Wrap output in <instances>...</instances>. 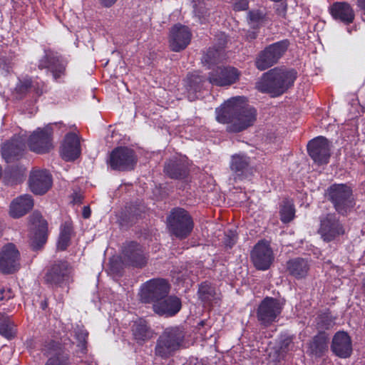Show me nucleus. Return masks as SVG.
I'll use <instances>...</instances> for the list:
<instances>
[{
    "mask_svg": "<svg viewBox=\"0 0 365 365\" xmlns=\"http://www.w3.org/2000/svg\"><path fill=\"white\" fill-rule=\"evenodd\" d=\"M250 159L246 155H235L232 158L230 168L236 176L242 178L248 172Z\"/></svg>",
    "mask_w": 365,
    "mask_h": 365,
    "instance_id": "31",
    "label": "nucleus"
},
{
    "mask_svg": "<svg viewBox=\"0 0 365 365\" xmlns=\"http://www.w3.org/2000/svg\"><path fill=\"white\" fill-rule=\"evenodd\" d=\"M67 61L62 56L49 51L46 52L45 56L40 60L38 68H48L52 73L53 78L58 81L61 77L65 76Z\"/></svg>",
    "mask_w": 365,
    "mask_h": 365,
    "instance_id": "12",
    "label": "nucleus"
},
{
    "mask_svg": "<svg viewBox=\"0 0 365 365\" xmlns=\"http://www.w3.org/2000/svg\"><path fill=\"white\" fill-rule=\"evenodd\" d=\"M198 294L202 301L209 303L215 299V292L210 284L205 282L200 286Z\"/></svg>",
    "mask_w": 365,
    "mask_h": 365,
    "instance_id": "37",
    "label": "nucleus"
},
{
    "mask_svg": "<svg viewBox=\"0 0 365 365\" xmlns=\"http://www.w3.org/2000/svg\"><path fill=\"white\" fill-rule=\"evenodd\" d=\"M192 34L189 28L181 24L175 25L170 30V47L175 52L185 49L190 42Z\"/></svg>",
    "mask_w": 365,
    "mask_h": 365,
    "instance_id": "19",
    "label": "nucleus"
},
{
    "mask_svg": "<svg viewBox=\"0 0 365 365\" xmlns=\"http://www.w3.org/2000/svg\"><path fill=\"white\" fill-rule=\"evenodd\" d=\"M319 233L325 242H331L344 234L342 225L335 215L329 214L322 218Z\"/></svg>",
    "mask_w": 365,
    "mask_h": 365,
    "instance_id": "14",
    "label": "nucleus"
},
{
    "mask_svg": "<svg viewBox=\"0 0 365 365\" xmlns=\"http://www.w3.org/2000/svg\"><path fill=\"white\" fill-rule=\"evenodd\" d=\"M68 264L66 262H59L52 265L46 274V281L57 287L66 286L70 280Z\"/></svg>",
    "mask_w": 365,
    "mask_h": 365,
    "instance_id": "20",
    "label": "nucleus"
},
{
    "mask_svg": "<svg viewBox=\"0 0 365 365\" xmlns=\"http://www.w3.org/2000/svg\"><path fill=\"white\" fill-rule=\"evenodd\" d=\"M16 330L14 322L8 316L0 315V334L10 339L14 337Z\"/></svg>",
    "mask_w": 365,
    "mask_h": 365,
    "instance_id": "34",
    "label": "nucleus"
},
{
    "mask_svg": "<svg viewBox=\"0 0 365 365\" xmlns=\"http://www.w3.org/2000/svg\"><path fill=\"white\" fill-rule=\"evenodd\" d=\"M289 45L287 40H282L266 47L256 58V67L260 71H264L272 66L284 54Z\"/></svg>",
    "mask_w": 365,
    "mask_h": 365,
    "instance_id": "7",
    "label": "nucleus"
},
{
    "mask_svg": "<svg viewBox=\"0 0 365 365\" xmlns=\"http://www.w3.org/2000/svg\"><path fill=\"white\" fill-rule=\"evenodd\" d=\"M20 254L14 244L9 243L0 250V271L11 274L19 268Z\"/></svg>",
    "mask_w": 365,
    "mask_h": 365,
    "instance_id": "13",
    "label": "nucleus"
},
{
    "mask_svg": "<svg viewBox=\"0 0 365 365\" xmlns=\"http://www.w3.org/2000/svg\"><path fill=\"white\" fill-rule=\"evenodd\" d=\"M240 75V71L234 67H217L209 73L208 81L214 86H227L235 83Z\"/></svg>",
    "mask_w": 365,
    "mask_h": 365,
    "instance_id": "16",
    "label": "nucleus"
},
{
    "mask_svg": "<svg viewBox=\"0 0 365 365\" xmlns=\"http://www.w3.org/2000/svg\"><path fill=\"white\" fill-rule=\"evenodd\" d=\"M26 148V138L21 135H14L10 140L4 143L1 147L2 157L9 163L20 155Z\"/></svg>",
    "mask_w": 365,
    "mask_h": 365,
    "instance_id": "22",
    "label": "nucleus"
},
{
    "mask_svg": "<svg viewBox=\"0 0 365 365\" xmlns=\"http://www.w3.org/2000/svg\"><path fill=\"white\" fill-rule=\"evenodd\" d=\"M123 261L133 267H141L146 264L141 247L136 242H130L123 250Z\"/></svg>",
    "mask_w": 365,
    "mask_h": 365,
    "instance_id": "26",
    "label": "nucleus"
},
{
    "mask_svg": "<svg viewBox=\"0 0 365 365\" xmlns=\"http://www.w3.org/2000/svg\"><path fill=\"white\" fill-rule=\"evenodd\" d=\"M332 351L339 357L347 358L352 352L351 341L347 333L338 331L333 337L331 346Z\"/></svg>",
    "mask_w": 365,
    "mask_h": 365,
    "instance_id": "25",
    "label": "nucleus"
},
{
    "mask_svg": "<svg viewBox=\"0 0 365 365\" xmlns=\"http://www.w3.org/2000/svg\"><path fill=\"white\" fill-rule=\"evenodd\" d=\"M1 297H0L1 300L4 299H9L14 297L13 292L11 289H2L1 291Z\"/></svg>",
    "mask_w": 365,
    "mask_h": 365,
    "instance_id": "45",
    "label": "nucleus"
},
{
    "mask_svg": "<svg viewBox=\"0 0 365 365\" xmlns=\"http://www.w3.org/2000/svg\"><path fill=\"white\" fill-rule=\"evenodd\" d=\"M248 9V0H236L233 4V9L237 11H245Z\"/></svg>",
    "mask_w": 365,
    "mask_h": 365,
    "instance_id": "44",
    "label": "nucleus"
},
{
    "mask_svg": "<svg viewBox=\"0 0 365 365\" xmlns=\"http://www.w3.org/2000/svg\"><path fill=\"white\" fill-rule=\"evenodd\" d=\"M30 222L31 245L34 250H38L46 241L47 222L37 211L31 215Z\"/></svg>",
    "mask_w": 365,
    "mask_h": 365,
    "instance_id": "11",
    "label": "nucleus"
},
{
    "mask_svg": "<svg viewBox=\"0 0 365 365\" xmlns=\"http://www.w3.org/2000/svg\"><path fill=\"white\" fill-rule=\"evenodd\" d=\"M222 54V47L219 48H210L206 53L203 55L202 62L210 68V66L215 65L221 61Z\"/></svg>",
    "mask_w": 365,
    "mask_h": 365,
    "instance_id": "36",
    "label": "nucleus"
},
{
    "mask_svg": "<svg viewBox=\"0 0 365 365\" xmlns=\"http://www.w3.org/2000/svg\"><path fill=\"white\" fill-rule=\"evenodd\" d=\"M16 91L20 95H24L32 91H35L38 96L43 93V88H40L38 83L37 82H33L29 78H24L19 81V83L16 85Z\"/></svg>",
    "mask_w": 365,
    "mask_h": 365,
    "instance_id": "33",
    "label": "nucleus"
},
{
    "mask_svg": "<svg viewBox=\"0 0 365 365\" xmlns=\"http://www.w3.org/2000/svg\"><path fill=\"white\" fill-rule=\"evenodd\" d=\"M52 125H47L43 128H38L30 135L28 145L31 150L36 153L48 152L52 145Z\"/></svg>",
    "mask_w": 365,
    "mask_h": 365,
    "instance_id": "10",
    "label": "nucleus"
},
{
    "mask_svg": "<svg viewBox=\"0 0 365 365\" xmlns=\"http://www.w3.org/2000/svg\"><path fill=\"white\" fill-rule=\"evenodd\" d=\"M215 112L217 120L226 124L227 130L231 133L241 132L253 125L257 115L256 109L248 105L242 96L227 100Z\"/></svg>",
    "mask_w": 365,
    "mask_h": 365,
    "instance_id": "1",
    "label": "nucleus"
},
{
    "mask_svg": "<svg viewBox=\"0 0 365 365\" xmlns=\"http://www.w3.org/2000/svg\"><path fill=\"white\" fill-rule=\"evenodd\" d=\"M34 207V200L29 195H22L14 199L9 207V215L14 218H19L26 215Z\"/></svg>",
    "mask_w": 365,
    "mask_h": 365,
    "instance_id": "27",
    "label": "nucleus"
},
{
    "mask_svg": "<svg viewBox=\"0 0 365 365\" xmlns=\"http://www.w3.org/2000/svg\"><path fill=\"white\" fill-rule=\"evenodd\" d=\"M297 78V73L293 69L274 68L264 73L256 83L257 89L272 97L279 96L290 88Z\"/></svg>",
    "mask_w": 365,
    "mask_h": 365,
    "instance_id": "2",
    "label": "nucleus"
},
{
    "mask_svg": "<svg viewBox=\"0 0 365 365\" xmlns=\"http://www.w3.org/2000/svg\"><path fill=\"white\" fill-rule=\"evenodd\" d=\"M181 307V300L178 297L168 294L154 304L153 310L159 316L170 317L178 313Z\"/></svg>",
    "mask_w": 365,
    "mask_h": 365,
    "instance_id": "21",
    "label": "nucleus"
},
{
    "mask_svg": "<svg viewBox=\"0 0 365 365\" xmlns=\"http://www.w3.org/2000/svg\"><path fill=\"white\" fill-rule=\"evenodd\" d=\"M132 334L134 340L138 344H143L153 337V331L145 320L139 319L133 324Z\"/></svg>",
    "mask_w": 365,
    "mask_h": 365,
    "instance_id": "28",
    "label": "nucleus"
},
{
    "mask_svg": "<svg viewBox=\"0 0 365 365\" xmlns=\"http://www.w3.org/2000/svg\"><path fill=\"white\" fill-rule=\"evenodd\" d=\"M29 187L36 195L46 193L51 187L52 178L46 170H33L29 176Z\"/></svg>",
    "mask_w": 365,
    "mask_h": 365,
    "instance_id": "18",
    "label": "nucleus"
},
{
    "mask_svg": "<svg viewBox=\"0 0 365 365\" xmlns=\"http://www.w3.org/2000/svg\"><path fill=\"white\" fill-rule=\"evenodd\" d=\"M264 17V14L259 10L250 11L248 13V19L251 24H258Z\"/></svg>",
    "mask_w": 365,
    "mask_h": 365,
    "instance_id": "43",
    "label": "nucleus"
},
{
    "mask_svg": "<svg viewBox=\"0 0 365 365\" xmlns=\"http://www.w3.org/2000/svg\"><path fill=\"white\" fill-rule=\"evenodd\" d=\"M91 215V210L89 207L85 206L83 210V217L86 219L88 218Z\"/></svg>",
    "mask_w": 365,
    "mask_h": 365,
    "instance_id": "47",
    "label": "nucleus"
},
{
    "mask_svg": "<svg viewBox=\"0 0 365 365\" xmlns=\"http://www.w3.org/2000/svg\"><path fill=\"white\" fill-rule=\"evenodd\" d=\"M164 171L171 178H183L187 174V165L184 160L171 159L165 163Z\"/></svg>",
    "mask_w": 365,
    "mask_h": 365,
    "instance_id": "29",
    "label": "nucleus"
},
{
    "mask_svg": "<svg viewBox=\"0 0 365 365\" xmlns=\"http://www.w3.org/2000/svg\"><path fill=\"white\" fill-rule=\"evenodd\" d=\"M309 268V262L303 258H294L287 262L289 273L297 279L305 277L308 274Z\"/></svg>",
    "mask_w": 365,
    "mask_h": 365,
    "instance_id": "30",
    "label": "nucleus"
},
{
    "mask_svg": "<svg viewBox=\"0 0 365 365\" xmlns=\"http://www.w3.org/2000/svg\"><path fill=\"white\" fill-rule=\"evenodd\" d=\"M184 338V332L180 328H166L157 340L155 354L162 359L170 357L180 349Z\"/></svg>",
    "mask_w": 365,
    "mask_h": 365,
    "instance_id": "3",
    "label": "nucleus"
},
{
    "mask_svg": "<svg viewBox=\"0 0 365 365\" xmlns=\"http://www.w3.org/2000/svg\"><path fill=\"white\" fill-rule=\"evenodd\" d=\"M357 6L364 11L365 14V0H357Z\"/></svg>",
    "mask_w": 365,
    "mask_h": 365,
    "instance_id": "48",
    "label": "nucleus"
},
{
    "mask_svg": "<svg viewBox=\"0 0 365 365\" xmlns=\"http://www.w3.org/2000/svg\"><path fill=\"white\" fill-rule=\"evenodd\" d=\"M205 16H206V13L205 14L202 13V18H205Z\"/></svg>",
    "mask_w": 365,
    "mask_h": 365,
    "instance_id": "49",
    "label": "nucleus"
},
{
    "mask_svg": "<svg viewBox=\"0 0 365 365\" xmlns=\"http://www.w3.org/2000/svg\"><path fill=\"white\" fill-rule=\"evenodd\" d=\"M251 256L255 266L260 270L269 269L274 259L272 250L265 241H260L255 246Z\"/></svg>",
    "mask_w": 365,
    "mask_h": 365,
    "instance_id": "17",
    "label": "nucleus"
},
{
    "mask_svg": "<svg viewBox=\"0 0 365 365\" xmlns=\"http://www.w3.org/2000/svg\"><path fill=\"white\" fill-rule=\"evenodd\" d=\"M294 344L292 341V339L289 336L285 337L279 343V357L283 358L285 354L288 353L290 351H294Z\"/></svg>",
    "mask_w": 365,
    "mask_h": 365,
    "instance_id": "40",
    "label": "nucleus"
},
{
    "mask_svg": "<svg viewBox=\"0 0 365 365\" xmlns=\"http://www.w3.org/2000/svg\"><path fill=\"white\" fill-rule=\"evenodd\" d=\"M282 310V304L277 299L266 297L259 304L257 317L260 324L268 327L277 321Z\"/></svg>",
    "mask_w": 365,
    "mask_h": 365,
    "instance_id": "9",
    "label": "nucleus"
},
{
    "mask_svg": "<svg viewBox=\"0 0 365 365\" xmlns=\"http://www.w3.org/2000/svg\"><path fill=\"white\" fill-rule=\"evenodd\" d=\"M310 348L313 354L317 356L321 355L327 348L326 339L323 336L314 337Z\"/></svg>",
    "mask_w": 365,
    "mask_h": 365,
    "instance_id": "39",
    "label": "nucleus"
},
{
    "mask_svg": "<svg viewBox=\"0 0 365 365\" xmlns=\"http://www.w3.org/2000/svg\"><path fill=\"white\" fill-rule=\"evenodd\" d=\"M170 232L180 239L186 238L191 233L194 223L190 214L180 207L171 210L167 218Z\"/></svg>",
    "mask_w": 365,
    "mask_h": 365,
    "instance_id": "5",
    "label": "nucleus"
},
{
    "mask_svg": "<svg viewBox=\"0 0 365 365\" xmlns=\"http://www.w3.org/2000/svg\"><path fill=\"white\" fill-rule=\"evenodd\" d=\"M294 206L291 202H284L280 210L281 220L284 223L289 222L294 218Z\"/></svg>",
    "mask_w": 365,
    "mask_h": 365,
    "instance_id": "38",
    "label": "nucleus"
},
{
    "mask_svg": "<svg viewBox=\"0 0 365 365\" xmlns=\"http://www.w3.org/2000/svg\"><path fill=\"white\" fill-rule=\"evenodd\" d=\"M76 339L78 340V346L80 347L82 352H84L86 349V338L88 333L86 330L81 329L78 332H76Z\"/></svg>",
    "mask_w": 365,
    "mask_h": 365,
    "instance_id": "42",
    "label": "nucleus"
},
{
    "mask_svg": "<svg viewBox=\"0 0 365 365\" xmlns=\"http://www.w3.org/2000/svg\"><path fill=\"white\" fill-rule=\"evenodd\" d=\"M195 11L196 14L199 13L197 9H195Z\"/></svg>",
    "mask_w": 365,
    "mask_h": 365,
    "instance_id": "50",
    "label": "nucleus"
},
{
    "mask_svg": "<svg viewBox=\"0 0 365 365\" xmlns=\"http://www.w3.org/2000/svg\"><path fill=\"white\" fill-rule=\"evenodd\" d=\"M45 365H70L69 357L67 355H61L50 358Z\"/></svg>",
    "mask_w": 365,
    "mask_h": 365,
    "instance_id": "41",
    "label": "nucleus"
},
{
    "mask_svg": "<svg viewBox=\"0 0 365 365\" xmlns=\"http://www.w3.org/2000/svg\"><path fill=\"white\" fill-rule=\"evenodd\" d=\"M204 78L198 74H192L186 79V88L188 91V98L194 101L196 98L195 93L200 91L201 84L204 82Z\"/></svg>",
    "mask_w": 365,
    "mask_h": 365,
    "instance_id": "32",
    "label": "nucleus"
},
{
    "mask_svg": "<svg viewBox=\"0 0 365 365\" xmlns=\"http://www.w3.org/2000/svg\"><path fill=\"white\" fill-rule=\"evenodd\" d=\"M72 230L73 228L70 222H66L62 225L57 244L58 249L64 250L67 248L70 242Z\"/></svg>",
    "mask_w": 365,
    "mask_h": 365,
    "instance_id": "35",
    "label": "nucleus"
},
{
    "mask_svg": "<svg viewBox=\"0 0 365 365\" xmlns=\"http://www.w3.org/2000/svg\"><path fill=\"white\" fill-rule=\"evenodd\" d=\"M137 162L136 155L133 149L128 147H118L110 154L108 164L115 170H128L133 169Z\"/></svg>",
    "mask_w": 365,
    "mask_h": 365,
    "instance_id": "8",
    "label": "nucleus"
},
{
    "mask_svg": "<svg viewBox=\"0 0 365 365\" xmlns=\"http://www.w3.org/2000/svg\"><path fill=\"white\" fill-rule=\"evenodd\" d=\"M170 292L168 282L163 279H153L142 284L139 297L142 302L150 303L154 306L162 297H167Z\"/></svg>",
    "mask_w": 365,
    "mask_h": 365,
    "instance_id": "6",
    "label": "nucleus"
},
{
    "mask_svg": "<svg viewBox=\"0 0 365 365\" xmlns=\"http://www.w3.org/2000/svg\"><path fill=\"white\" fill-rule=\"evenodd\" d=\"M329 11L335 21L345 25L351 24L355 18L352 7L346 2H334L329 6Z\"/></svg>",
    "mask_w": 365,
    "mask_h": 365,
    "instance_id": "23",
    "label": "nucleus"
},
{
    "mask_svg": "<svg viewBox=\"0 0 365 365\" xmlns=\"http://www.w3.org/2000/svg\"><path fill=\"white\" fill-rule=\"evenodd\" d=\"M309 156L318 165L327 164L330 157V146L328 140L319 136L310 140L307 145Z\"/></svg>",
    "mask_w": 365,
    "mask_h": 365,
    "instance_id": "15",
    "label": "nucleus"
},
{
    "mask_svg": "<svg viewBox=\"0 0 365 365\" xmlns=\"http://www.w3.org/2000/svg\"><path fill=\"white\" fill-rule=\"evenodd\" d=\"M327 195L339 214L346 215L355 206L353 190L346 184L332 185L327 189Z\"/></svg>",
    "mask_w": 365,
    "mask_h": 365,
    "instance_id": "4",
    "label": "nucleus"
},
{
    "mask_svg": "<svg viewBox=\"0 0 365 365\" xmlns=\"http://www.w3.org/2000/svg\"><path fill=\"white\" fill-rule=\"evenodd\" d=\"M81 154L80 140L78 136L73 133H68L61 146V155L66 161H72L78 158Z\"/></svg>",
    "mask_w": 365,
    "mask_h": 365,
    "instance_id": "24",
    "label": "nucleus"
},
{
    "mask_svg": "<svg viewBox=\"0 0 365 365\" xmlns=\"http://www.w3.org/2000/svg\"><path fill=\"white\" fill-rule=\"evenodd\" d=\"M118 0H99L100 3L105 7H110Z\"/></svg>",
    "mask_w": 365,
    "mask_h": 365,
    "instance_id": "46",
    "label": "nucleus"
}]
</instances>
